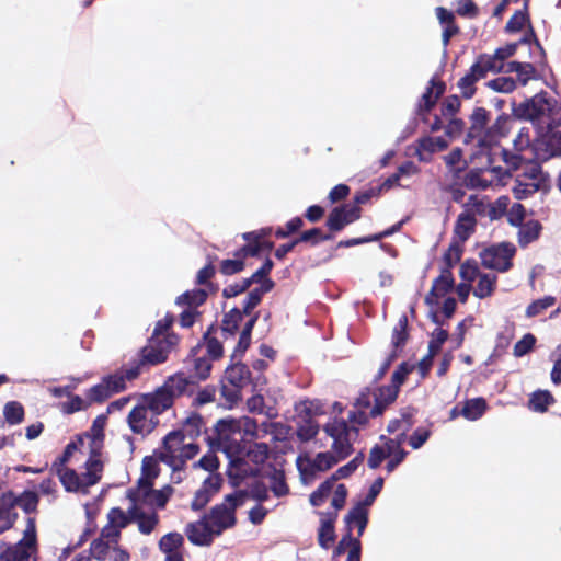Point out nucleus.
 Instances as JSON below:
<instances>
[{
  "instance_id": "49530a36",
  "label": "nucleus",
  "mask_w": 561,
  "mask_h": 561,
  "mask_svg": "<svg viewBox=\"0 0 561 561\" xmlns=\"http://www.w3.org/2000/svg\"><path fill=\"white\" fill-rule=\"evenodd\" d=\"M553 402L551 393L547 390L535 391L529 399V409L542 413Z\"/></svg>"
},
{
  "instance_id": "8fccbe9b",
  "label": "nucleus",
  "mask_w": 561,
  "mask_h": 561,
  "mask_svg": "<svg viewBox=\"0 0 561 561\" xmlns=\"http://www.w3.org/2000/svg\"><path fill=\"white\" fill-rule=\"evenodd\" d=\"M335 486L334 479L330 478L325 480L320 486L310 495V504L312 506L322 505L328 496L332 493L333 488Z\"/></svg>"
},
{
  "instance_id": "bf43d9fd",
  "label": "nucleus",
  "mask_w": 561,
  "mask_h": 561,
  "mask_svg": "<svg viewBox=\"0 0 561 561\" xmlns=\"http://www.w3.org/2000/svg\"><path fill=\"white\" fill-rule=\"evenodd\" d=\"M183 543V537L180 534L171 533L164 535L159 542L161 551L172 552L176 551L178 548Z\"/></svg>"
},
{
  "instance_id": "c756f323",
  "label": "nucleus",
  "mask_w": 561,
  "mask_h": 561,
  "mask_svg": "<svg viewBox=\"0 0 561 561\" xmlns=\"http://www.w3.org/2000/svg\"><path fill=\"white\" fill-rule=\"evenodd\" d=\"M473 66L479 72L482 73L483 78L489 73H497L503 71L504 64L497 58L495 54H482L480 55Z\"/></svg>"
},
{
  "instance_id": "e433bc0d",
  "label": "nucleus",
  "mask_w": 561,
  "mask_h": 561,
  "mask_svg": "<svg viewBox=\"0 0 561 561\" xmlns=\"http://www.w3.org/2000/svg\"><path fill=\"white\" fill-rule=\"evenodd\" d=\"M482 78V73L479 72L477 68L472 65L469 71L458 81V88L462 96H465L466 99L472 98L476 92L474 84Z\"/></svg>"
},
{
  "instance_id": "6e6552de",
  "label": "nucleus",
  "mask_w": 561,
  "mask_h": 561,
  "mask_svg": "<svg viewBox=\"0 0 561 561\" xmlns=\"http://www.w3.org/2000/svg\"><path fill=\"white\" fill-rule=\"evenodd\" d=\"M242 502L241 493L229 494L225 497L224 503L213 507L210 513L205 516L217 536L236 524L234 511Z\"/></svg>"
},
{
  "instance_id": "39448f33",
  "label": "nucleus",
  "mask_w": 561,
  "mask_h": 561,
  "mask_svg": "<svg viewBox=\"0 0 561 561\" xmlns=\"http://www.w3.org/2000/svg\"><path fill=\"white\" fill-rule=\"evenodd\" d=\"M413 411L404 409L400 416L391 420L388 424L389 433H398L396 438H386L381 436V443L371 448L368 457V466L371 469L378 468L385 459H388L387 470L393 471L401 463L407 455L402 448L405 434L413 425Z\"/></svg>"
},
{
  "instance_id": "4d7b16f0",
  "label": "nucleus",
  "mask_w": 561,
  "mask_h": 561,
  "mask_svg": "<svg viewBox=\"0 0 561 561\" xmlns=\"http://www.w3.org/2000/svg\"><path fill=\"white\" fill-rule=\"evenodd\" d=\"M81 449L82 453L88 451V447H82L79 443V438L76 442H71L66 446V449L62 454V456L59 458V463L55 462L53 465V468L56 469L57 474L59 476V471L69 470L68 468H62L64 463L69 460V458L72 456L73 451Z\"/></svg>"
},
{
  "instance_id": "052dcab7",
  "label": "nucleus",
  "mask_w": 561,
  "mask_h": 561,
  "mask_svg": "<svg viewBox=\"0 0 561 561\" xmlns=\"http://www.w3.org/2000/svg\"><path fill=\"white\" fill-rule=\"evenodd\" d=\"M541 185L535 183H522L515 181L514 186L512 187V192L516 199H525L536 193Z\"/></svg>"
},
{
  "instance_id": "4468645a",
  "label": "nucleus",
  "mask_w": 561,
  "mask_h": 561,
  "mask_svg": "<svg viewBox=\"0 0 561 561\" xmlns=\"http://www.w3.org/2000/svg\"><path fill=\"white\" fill-rule=\"evenodd\" d=\"M505 163L513 170L516 171L517 174L528 176V180H531V183L541 185L543 182V174L539 163L530 160H525V158L520 154L508 153L507 151L503 152Z\"/></svg>"
},
{
  "instance_id": "ddd939ff",
  "label": "nucleus",
  "mask_w": 561,
  "mask_h": 561,
  "mask_svg": "<svg viewBox=\"0 0 561 561\" xmlns=\"http://www.w3.org/2000/svg\"><path fill=\"white\" fill-rule=\"evenodd\" d=\"M159 423L157 417L141 401L128 414V424L136 434L147 435L151 433Z\"/></svg>"
},
{
  "instance_id": "aec40b11",
  "label": "nucleus",
  "mask_w": 561,
  "mask_h": 561,
  "mask_svg": "<svg viewBox=\"0 0 561 561\" xmlns=\"http://www.w3.org/2000/svg\"><path fill=\"white\" fill-rule=\"evenodd\" d=\"M141 402L159 417L160 414L172 407L173 399L162 388H159L156 392L144 396Z\"/></svg>"
},
{
  "instance_id": "58836bf2",
  "label": "nucleus",
  "mask_w": 561,
  "mask_h": 561,
  "mask_svg": "<svg viewBox=\"0 0 561 561\" xmlns=\"http://www.w3.org/2000/svg\"><path fill=\"white\" fill-rule=\"evenodd\" d=\"M319 428V424L312 417H301L297 422V437L301 442H309L317 436Z\"/></svg>"
},
{
  "instance_id": "13d9d810",
  "label": "nucleus",
  "mask_w": 561,
  "mask_h": 561,
  "mask_svg": "<svg viewBox=\"0 0 561 561\" xmlns=\"http://www.w3.org/2000/svg\"><path fill=\"white\" fill-rule=\"evenodd\" d=\"M556 302V298L552 296H546L543 298L537 299L531 302L526 309L527 317H536L542 313L546 309L553 306Z\"/></svg>"
},
{
  "instance_id": "7c9ffc66",
  "label": "nucleus",
  "mask_w": 561,
  "mask_h": 561,
  "mask_svg": "<svg viewBox=\"0 0 561 561\" xmlns=\"http://www.w3.org/2000/svg\"><path fill=\"white\" fill-rule=\"evenodd\" d=\"M192 377H186L184 374H175L167 379L164 385L161 387L174 400L175 397L184 393L190 383Z\"/></svg>"
},
{
  "instance_id": "c85d7f7f",
  "label": "nucleus",
  "mask_w": 561,
  "mask_h": 561,
  "mask_svg": "<svg viewBox=\"0 0 561 561\" xmlns=\"http://www.w3.org/2000/svg\"><path fill=\"white\" fill-rule=\"evenodd\" d=\"M476 227V218L469 211H463L459 215L456 226L455 236L458 242L463 243L469 239Z\"/></svg>"
},
{
  "instance_id": "0e129e2a",
  "label": "nucleus",
  "mask_w": 561,
  "mask_h": 561,
  "mask_svg": "<svg viewBox=\"0 0 561 561\" xmlns=\"http://www.w3.org/2000/svg\"><path fill=\"white\" fill-rule=\"evenodd\" d=\"M535 342H536V339L533 334H530V333L525 334L522 337V340H519L514 345V350H513L514 356L522 357V356L526 355L534 347Z\"/></svg>"
},
{
  "instance_id": "a878e982",
  "label": "nucleus",
  "mask_w": 561,
  "mask_h": 561,
  "mask_svg": "<svg viewBox=\"0 0 561 561\" xmlns=\"http://www.w3.org/2000/svg\"><path fill=\"white\" fill-rule=\"evenodd\" d=\"M270 229H262L256 232H248L243 234V238L249 242L242 251L251 256L257 255L263 249H272L273 243L263 240L265 236L270 233Z\"/></svg>"
},
{
  "instance_id": "473e14b6",
  "label": "nucleus",
  "mask_w": 561,
  "mask_h": 561,
  "mask_svg": "<svg viewBox=\"0 0 561 561\" xmlns=\"http://www.w3.org/2000/svg\"><path fill=\"white\" fill-rule=\"evenodd\" d=\"M232 426H236L237 432L241 435L245 444L254 438H259L257 424L253 419L243 416L240 419H232Z\"/></svg>"
},
{
  "instance_id": "e2e57ef3",
  "label": "nucleus",
  "mask_w": 561,
  "mask_h": 561,
  "mask_svg": "<svg viewBox=\"0 0 561 561\" xmlns=\"http://www.w3.org/2000/svg\"><path fill=\"white\" fill-rule=\"evenodd\" d=\"M104 383L112 394L117 393L126 388L125 376L122 371L115 373L103 378Z\"/></svg>"
},
{
  "instance_id": "423d86ee",
  "label": "nucleus",
  "mask_w": 561,
  "mask_h": 561,
  "mask_svg": "<svg viewBox=\"0 0 561 561\" xmlns=\"http://www.w3.org/2000/svg\"><path fill=\"white\" fill-rule=\"evenodd\" d=\"M489 113L484 108H476L470 117V128L466 144L477 147V153H483L500 136L504 134L506 117L500 116L492 127H488Z\"/></svg>"
},
{
  "instance_id": "37998d69",
  "label": "nucleus",
  "mask_w": 561,
  "mask_h": 561,
  "mask_svg": "<svg viewBox=\"0 0 561 561\" xmlns=\"http://www.w3.org/2000/svg\"><path fill=\"white\" fill-rule=\"evenodd\" d=\"M192 356L194 365V377L199 380H205L210 374L211 359L206 357L204 354L196 353L195 348L193 350Z\"/></svg>"
},
{
  "instance_id": "1a4fd4ad",
  "label": "nucleus",
  "mask_w": 561,
  "mask_h": 561,
  "mask_svg": "<svg viewBox=\"0 0 561 561\" xmlns=\"http://www.w3.org/2000/svg\"><path fill=\"white\" fill-rule=\"evenodd\" d=\"M171 493L172 489L170 486L156 491L152 489L150 481L139 479L137 486L128 490V499L130 503L138 504L144 508H161L167 504Z\"/></svg>"
},
{
  "instance_id": "7ed1b4c3",
  "label": "nucleus",
  "mask_w": 561,
  "mask_h": 561,
  "mask_svg": "<svg viewBox=\"0 0 561 561\" xmlns=\"http://www.w3.org/2000/svg\"><path fill=\"white\" fill-rule=\"evenodd\" d=\"M202 419L192 415L186 419L181 428L170 432L163 439L158 450V458L171 468V479L180 483L184 478V467L187 460L195 457L199 448L194 443V437L199 434Z\"/></svg>"
},
{
  "instance_id": "c9c22d12",
  "label": "nucleus",
  "mask_w": 561,
  "mask_h": 561,
  "mask_svg": "<svg viewBox=\"0 0 561 561\" xmlns=\"http://www.w3.org/2000/svg\"><path fill=\"white\" fill-rule=\"evenodd\" d=\"M505 71L515 72L522 85H526L530 80L536 78V69L529 62L511 61L507 64Z\"/></svg>"
},
{
  "instance_id": "4be33fe9",
  "label": "nucleus",
  "mask_w": 561,
  "mask_h": 561,
  "mask_svg": "<svg viewBox=\"0 0 561 561\" xmlns=\"http://www.w3.org/2000/svg\"><path fill=\"white\" fill-rule=\"evenodd\" d=\"M448 142L443 136H427L419 140L417 157L421 161L427 162L434 152H438L447 148Z\"/></svg>"
},
{
  "instance_id": "5fc2aeb1",
  "label": "nucleus",
  "mask_w": 561,
  "mask_h": 561,
  "mask_svg": "<svg viewBox=\"0 0 561 561\" xmlns=\"http://www.w3.org/2000/svg\"><path fill=\"white\" fill-rule=\"evenodd\" d=\"M81 449L82 453L88 451V447H82L79 443V438L76 442H71L66 446V449L62 454V456L59 458V463L55 462L53 465V468L56 469L57 474L59 476V471L69 470L68 468H62L64 463L69 460V458L72 456L73 451Z\"/></svg>"
},
{
  "instance_id": "f704fd0d",
  "label": "nucleus",
  "mask_w": 561,
  "mask_h": 561,
  "mask_svg": "<svg viewBox=\"0 0 561 561\" xmlns=\"http://www.w3.org/2000/svg\"><path fill=\"white\" fill-rule=\"evenodd\" d=\"M496 171L497 170L495 168L471 171L466 179L467 185L472 188H488L489 186L493 185V173Z\"/></svg>"
},
{
  "instance_id": "4c0bfd02",
  "label": "nucleus",
  "mask_w": 561,
  "mask_h": 561,
  "mask_svg": "<svg viewBox=\"0 0 561 561\" xmlns=\"http://www.w3.org/2000/svg\"><path fill=\"white\" fill-rule=\"evenodd\" d=\"M486 410V402L483 398H474L463 403L460 414L468 421L479 420Z\"/></svg>"
},
{
  "instance_id": "680f3d73",
  "label": "nucleus",
  "mask_w": 561,
  "mask_h": 561,
  "mask_svg": "<svg viewBox=\"0 0 561 561\" xmlns=\"http://www.w3.org/2000/svg\"><path fill=\"white\" fill-rule=\"evenodd\" d=\"M247 456L255 463H262L268 456V447L266 444H255L253 448H247L244 450L243 457Z\"/></svg>"
},
{
  "instance_id": "774afa93",
  "label": "nucleus",
  "mask_w": 561,
  "mask_h": 561,
  "mask_svg": "<svg viewBox=\"0 0 561 561\" xmlns=\"http://www.w3.org/2000/svg\"><path fill=\"white\" fill-rule=\"evenodd\" d=\"M194 467L206 470L208 474L216 473L215 471L219 467V461L215 454L208 453L204 455L196 463H194Z\"/></svg>"
},
{
  "instance_id": "20e7f679",
  "label": "nucleus",
  "mask_w": 561,
  "mask_h": 561,
  "mask_svg": "<svg viewBox=\"0 0 561 561\" xmlns=\"http://www.w3.org/2000/svg\"><path fill=\"white\" fill-rule=\"evenodd\" d=\"M409 373V366L402 364L393 373L390 386L363 391L355 401L352 419L362 425H367L369 419L381 415L396 401L399 388Z\"/></svg>"
},
{
  "instance_id": "a19ab883",
  "label": "nucleus",
  "mask_w": 561,
  "mask_h": 561,
  "mask_svg": "<svg viewBox=\"0 0 561 561\" xmlns=\"http://www.w3.org/2000/svg\"><path fill=\"white\" fill-rule=\"evenodd\" d=\"M195 351H196V353L204 354L205 356L207 355L208 358H210L213 360V359H217L221 356L222 346H221V343L217 339L206 334L204 336L203 343H199L195 347Z\"/></svg>"
},
{
  "instance_id": "6ab92c4d",
  "label": "nucleus",
  "mask_w": 561,
  "mask_h": 561,
  "mask_svg": "<svg viewBox=\"0 0 561 561\" xmlns=\"http://www.w3.org/2000/svg\"><path fill=\"white\" fill-rule=\"evenodd\" d=\"M128 513L131 519L138 523L141 534L149 535L158 524V515L154 512H146V508L138 504L130 503Z\"/></svg>"
},
{
  "instance_id": "5701e85b",
  "label": "nucleus",
  "mask_w": 561,
  "mask_h": 561,
  "mask_svg": "<svg viewBox=\"0 0 561 561\" xmlns=\"http://www.w3.org/2000/svg\"><path fill=\"white\" fill-rule=\"evenodd\" d=\"M108 524L102 529L104 537L119 538L121 529L126 527L131 519L129 513L126 514L121 508H112L107 515Z\"/></svg>"
},
{
  "instance_id": "bb28decb",
  "label": "nucleus",
  "mask_w": 561,
  "mask_h": 561,
  "mask_svg": "<svg viewBox=\"0 0 561 561\" xmlns=\"http://www.w3.org/2000/svg\"><path fill=\"white\" fill-rule=\"evenodd\" d=\"M172 343L173 342L170 340H160V342H158L151 339L149 346L144 351L145 359L153 365L163 363L167 359L168 348Z\"/></svg>"
},
{
  "instance_id": "864d4df0",
  "label": "nucleus",
  "mask_w": 561,
  "mask_h": 561,
  "mask_svg": "<svg viewBox=\"0 0 561 561\" xmlns=\"http://www.w3.org/2000/svg\"><path fill=\"white\" fill-rule=\"evenodd\" d=\"M486 85L499 93H511L516 88V82L510 77H499L486 82Z\"/></svg>"
},
{
  "instance_id": "f257e3e1",
  "label": "nucleus",
  "mask_w": 561,
  "mask_h": 561,
  "mask_svg": "<svg viewBox=\"0 0 561 561\" xmlns=\"http://www.w3.org/2000/svg\"><path fill=\"white\" fill-rule=\"evenodd\" d=\"M365 426L352 419V411L348 412L347 419L331 417L323 425L325 435L332 439L331 450L319 453L313 458L306 460L298 459L302 482L310 483L317 472L325 471L348 457L353 453V445L357 440L359 430Z\"/></svg>"
},
{
  "instance_id": "b1692460",
  "label": "nucleus",
  "mask_w": 561,
  "mask_h": 561,
  "mask_svg": "<svg viewBox=\"0 0 561 561\" xmlns=\"http://www.w3.org/2000/svg\"><path fill=\"white\" fill-rule=\"evenodd\" d=\"M346 524L347 534L352 536L353 528H357V537L359 538L368 523V510L365 505L357 504L353 507L347 515L344 517Z\"/></svg>"
},
{
  "instance_id": "cd10ccee",
  "label": "nucleus",
  "mask_w": 561,
  "mask_h": 561,
  "mask_svg": "<svg viewBox=\"0 0 561 561\" xmlns=\"http://www.w3.org/2000/svg\"><path fill=\"white\" fill-rule=\"evenodd\" d=\"M14 499L11 494L0 499V534L10 529L15 522Z\"/></svg>"
},
{
  "instance_id": "09e8293b",
  "label": "nucleus",
  "mask_w": 561,
  "mask_h": 561,
  "mask_svg": "<svg viewBox=\"0 0 561 561\" xmlns=\"http://www.w3.org/2000/svg\"><path fill=\"white\" fill-rule=\"evenodd\" d=\"M344 547H348V556L346 561H360V542L358 538H353L346 534L337 546V552L341 553Z\"/></svg>"
},
{
  "instance_id": "338daca9",
  "label": "nucleus",
  "mask_w": 561,
  "mask_h": 561,
  "mask_svg": "<svg viewBox=\"0 0 561 561\" xmlns=\"http://www.w3.org/2000/svg\"><path fill=\"white\" fill-rule=\"evenodd\" d=\"M112 393L110 392L106 383L102 380L99 385L91 387L87 391V398L89 401H103L107 399Z\"/></svg>"
},
{
  "instance_id": "412c9836",
  "label": "nucleus",
  "mask_w": 561,
  "mask_h": 561,
  "mask_svg": "<svg viewBox=\"0 0 561 561\" xmlns=\"http://www.w3.org/2000/svg\"><path fill=\"white\" fill-rule=\"evenodd\" d=\"M336 517V512L321 513L318 541L319 545L324 549H329L335 541L334 523Z\"/></svg>"
},
{
  "instance_id": "79ce46f5",
  "label": "nucleus",
  "mask_w": 561,
  "mask_h": 561,
  "mask_svg": "<svg viewBox=\"0 0 561 561\" xmlns=\"http://www.w3.org/2000/svg\"><path fill=\"white\" fill-rule=\"evenodd\" d=\"M206 297L207 293L204 289H192L179 296L175 302L181 307L196 309L206 300Z\"/></svg>"
},
{
  "instance_id": "603ef678",
  "label": "nucleus",
  "mask_w": 561,
  "mask_h": 561,
  "mask_svg": "<svg viewBox=\"0 0 561 561\" xmlns=\"http://www.w3.org/2000/svg\"><path fill=\"white\" fill-rule=\"evenodd\" d=\"M68 401L60 403L59 408L61 412L65 414H72L82 410H85L89 407V402L82 399L80 396L70 393V397H67Z\"/></svg>"
},
{
  "instance_id": "3c124183",
  "label": "nucleus",
  "mask_w": 561,
  "mask_h": 561,
  "mask_svg": "<svg viewBox=\"0 0 561 561\" xmlns=\"http://www.w3.org/2000/svg\"><path fill=\"white\" fill-rule=\"evenodd\" d=\"M3 415L8 423L15 425L23 421L24 409L21 403L16 401H10L4 405Z\"/></svg>"
},
{
  "instance_id": "2f4dec72",
  "label": "nucleus",
  "mask_w": 561,
  "mask_h": 561,
  "mask_svg": "<svg viewBox=\"0 0 561 561\" xmlns=\"http://www.w3.org/2000/svg\"><path fill=\"white\" fill-rule=\"evenodd\" d=\"M430 83L431 85L422 95L421 102L419 104L421 112H428L445 91V85L442 82L431 80Z\"/></svg>"
},
{
  "instance_id": "9b49d317",
  "label": "nucleus",
  "mask_w": 561,
  "mask_h": 561,
  "mask_svg": "<svg viewBox=\"0 0 561 561\" xmlns=\"http://www.w3.org/2000/svg\"><path fill=\"white\" fill-rule=\"evenodd\" d=\"M515 247L511 243H500L481 251L480 259L486 268L506 272L512 266Z\"/></svg>"
},
{
  "instance_id": "a211bd4d",
  "label": "nucleus",
  "mask_w": 561,
  "mask_h": 561,
  "mask_svg": "<svg viewBox=\"0 0 561 561\" xmlns=\"http://www.w3.org/2000/svg\"><path fill=\"white\" fill-rule=\"evenodd\" d=\"M186 536L188 540L194 545L207 546L217 535L213 531L207 518L204 517L198 522L191 523L187 525Z\"/></svg>"
},
{
  "instance_id": "69168bd1",
  "label": "nucleus",
  "mask_w": 561,
  "mask_h": 561,
  "mask_svg": "<svg viewBox=\"0 0 561 561\" xmlns=\"http://www.w3.org/2000/svg\"><path fill=\"white\" fill-rule=\"evenodd\" d=\"M461 254H462L461 245L459 244L458 241H454L449 245L448 250L446 251V253L444 255V260L446 262L448 270L450 267H453L454 265H456L460 261Z\"/></svg>"
},
{
  "instance_id": "6e6d98bb",
  "label": "nucleus",
  "mask_w": 561,
  "mask_h": 561,
  "mask_svg": "<svg viewBox=\"0 0 561 561\" xmlns=\"http://www.w3.org/2000/svg\"><path fill=\"white\" fill-rule=\"evenodd\" d=\"M81 449L82 453L88 451V447H82L79 443V438L76 442H71L66 446V449L62 454V456L59 458V463L55 462L53 465V468L56 469L57 474L59 476V471L69 470L68 468H62L64 463L69 460V458L72 456L73 451Z\"/></svg>"
},
{
  "instance_id": "c03bdc74",
  "label": "nucleus",
  "mask_w": 561,
  "mask_h": 561,
  "mask_svg": "<svg viewBox=\"0 0 561 561\" xmlns=\"http://www.w3.org/2000/svg\"><path fill=\"white\" fill-rule=\"evenodd\" d=\"M115 541H118V538L104 537L102 534L100 539L91 543L90 556L92 554L98 560H106L107 553Z\"/></svg>"
},
{
  "instance_id": "9d476101",
  "label": "nucleus",
  "mask_w": 561,
  "mask_h": 561,
  "mask_svg": "<svg viewBox=\"0 0 561 561\" xmlns=\"http://www.w3.org/2000/svg\"><path fill=\"white\" fill-rule=\"evenodd\" d=\"M36 527L33 518H27L23 538L0 554V561H35Z\"/></svg>"
},
{
  "instance_id": "ea45409f",
  "label": "nucleus",
  "mask_w": 561,
  "mask_h": 561,
  "mask_svg": "<svg viewBox=\"0 0 561 561\" xmlns=\"http://www.w3.org/2000/svg\"><path fill=\"white\" fill-rule=\"evenodd\" d=\"M518 227V242L522 247H526L530 242L535 241L539 237L541 229V226L537 220H529Z\"/></svg>"
},
{
  "instance_id": "f03ea898",
  "label": "nucleus",
  "mask_w": 561,
  "mask_h": 561,
  "mask_svg": "<svg viewBox=\"0 0 561 561\" xmlns=\"http://www.w3.org/2000/svg\"><path fill=\"white\" fill-rule=\"evenodd\" d=\"M105 424L106 416L99 415L94 420L90 432L79 437L80 445L88 447L90 454L84 465V471L80 474L75 470L59 471V480L68 492L85 494L90 486L101 480L104 466L101 449Z\"/></svg>"
},
{
  "instance_id": "393cba45",
  "label": "nucleus",
  "mask_w": 561,
  "mask_h": 561,
  "mask_svg": "<svg viewBox=\"0 0 561 561\" xmlns=\"http://www.w3.org/2000/svg\"><path fill=\"white\" fill-rule=\"evenodd\" d=\"M448 339V332L442 328H436L428 342V354L421 360L420 367L422 370L427 371L432 366L433 357L437 355L443 344Z\"/></svg>"
},
{
  "instance_id": "dca6fc26",
  "label": "nucleus",
  "mask_w": 561,
  "mask_h": 561,
  "mask_svg": "<svg viewBox=\"0 0 561 561\" xmlns=\"http://www.w3.org/2000/svg\"><path fill=\"white\" fill-rule=\"evenodd\" d=\"M360 217V208L357 205L346 204L334 208L329 215L327 225L331 230L339 231L346 225L354 222Z\"/></svg>"
},
{
  "instance_id": "de8ad7c7",
  "label": "nucleus",
  "mask_w": 561,
  "mask_h": 561,
  "mask_svg": "<svg viewBox=\"0 0 561 561\" xmlns=\"http://www.w3.org/2000/svg\"><path fill=\"white\" fill-rule=\"evenodd\" d=\"M478 278L473 295L478 298L489 297L494 290L496 276L494 274H481Z\"/></svg>"
},
{
  "instance_id": "2eb2a0df",
  "label": "nucleus",
  "mask_w": 561,
  "mask_h": 561,
  "mask_svg": "<svg viewBox=\"0 0 561 561\" xmlns=\"http://www.w3.org/2000/svg\"><path fill=\"white\" fill-rule=\"evenodd\" d=\"M222 484V478L218 473L208 474L201 485V488L195 492L194 499L192 501V508L195 511L202 510L207 505V503L211 500V497L219 492Z\"/></svg>"
},
{
  "instance_id": "0eeeda50",
  "label": "nucleus",
  "mask_w": 561,
  "mask_h": 561,
  "mask_svg": "<svg viewBox=\"0 0 561 561\" xmlns=\"http://www.w3.org/2000/svg\"><path fill=\"white\" fill-rule=\"evenodd\" d=\"M232 419L219 420L216 423L215 432L217 445L230 459L231 468L229 474L232 476V470L236 469L237 476H244L250 471L243 468L245 443L237 432L236 426H232Z\"/></svg>"
},
{
  "instance_id": "72a5a7b5",
  "label": "nucleus",
  "mask_w": 561,
  "mask_h": 561,
  "mask_svg": "<svg viewBox=\"0 0 561 561\" xmlns=\"http://www.w3.org/2000/svg\"><path fill=\"white\" fill-rule=\"evenodd\" d=\"M249 369L243 364H234L226 369L225 380L234 388H242L249 379Z\"/></svg>"
},
{
  "instance_id": "f8f14e48",
  "label": "nucleus",
  "mask_w": 561,
  "mask_h": 561,
  "mask_svg": "<svg viewBox=\"0 0 561 561\" xmlns=\"http://www.w3.org/2000/svg\"><path fill=\"white\" fill-rule=\"evenodd\" d=\"M550 103L543 96L535 95L524 103H520L516 110V114L533 123L546 124L550 127Z\"/></svg>"
},
{
  "instance_id": "a18cd8bd",
  "label": "nucleus",
  "mask_w": 561,
  "mask_h": 561,
  "mask_svg": "<svg viewBox=\"0 0 561 561\" xmlns=\"http://www.w3.org/2000/svg\"><path fill=\"white\" fill-rule=\"evenodd\" d=\"M273 286H274L273 280L264 279V282L262 283V285H260L259 288H255L249 293V295L244 301V310L247 312H249L250 310L255 308L260 304L262 296L265 293L270 291L273 288Z\"/></svg>"
},
{
  "instance_id": "f3484780",
  "label": "nucleus",
  "mask_w": 561,
  "mask_h": 561,
  "mask_svg": "<svg viewBox=\"0 0 561 561\" xmlns=\"http://www.w3.org/2000/svg\"><path fill=\"white\" fill-rule=\"evenodd\" d=\"M454 278L448 268L434 280L430 294L426 296V304L433 309L439 305V300L444 298L453 288Z\"/></svg>"
}]
</instances>
